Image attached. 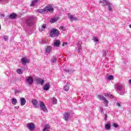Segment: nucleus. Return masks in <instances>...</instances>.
<instances>
[{
    "instance_id": "obj_30",
    "label": "nucleus",
    "mask_w": 131,
    "mask_h": 131,
    "mask_svg": "<svg viewBox=\"0 0 131 131\" xmlns=\"http://www.w3.org/2000/svg\"><path fill=\"white\" fill-rule=\"evenodd\" d=\"M112 6V4H111V3H110V5H107L109 12H112L113 11Z\"/></svg>"
},
{
    "instance_id": "obj_12",
    "label": "nucleus",
    "mask_w": 131,
    "mask_h": 131,
    "mask_svg": "<svg viewBox=\"0 0 131 131\" xmlns=\"http://www.w3.org/2000/svg\"><path fill=\"white\" fill-rule=\"evenodd\" d=\"M53 47L52 46H47L45 47V51L47 54H50L52 52Z\"/></svg>"
},
{
    "instance_id": "obj_6",
    "label": "nucleus",
    "mask_w": 131,
    "mask_h": 131,
    "mask_svg": "<svg viewBox=\"0 0 131 131\" xmlns=\"http://www.w3.org/2000/svg\"><path fill=\"white\" fill-rule=\"evenodd\" d=\"M39 107H40V109L43 112H48V108H47V107H46V105L43 102H40Z\"/></svg>"
},
{
    "instance_id": "obj_40",
    "label": "nucleus",
    "mask_w": 131,
    "mask_h": 131,
    "mask_svg": "<svg viewBox=\"0 0 131 131\" xmlns=\"http://www.w3.org/2000/svg\"><path fill=\"white\" fill-rule=\"evenodd\" d=\"M68 44V43L67 42H63L62 44V47H64L65 46H67V45Z\"/></svg>"
},
{
    "instance_id": "obj_42",
    "label": "nucleus",
    "mask_w": 131,
    "mask_h": 131,
    "mask_svg": "<svg viewBox=\"0 0 131 131\" xmlns=\"http://www.w3.org/2000/svg\"><path fill=\"white\" fill-rule=\"evenodd\" d=\"M99 110H100L101 113H102V112H103V107H100Z\"/></svg>"
},
{
    "instance_id": "obj_15",
    "label": "nucleus",
    "mask_w": 131,
    "mask_h": 131,
    "mask_svg": "<svg viewBox=\"0 0 131 131\" xmlns=\"http://www.w3.org/2000/svg\"><path fill=\"white\" fill-rule=\"evenodd\" d=\"M21 62L23 65H25L27 63H29V61L27 59V58L24 57L21 59Z\"/></svg>"
},
{
    "instance_id": "obj_20",
    "label": "nucleus",
    "mask_w": 131,
    "mask_h": 131,
    "mask_svg": "<svg viewBox=\"0 0 131 131\" xmlns=\"http://www.w3.org/2000/svg\"><path fill=\"white\" fill-rule=\"evenodd\" d=\"M17 16V14L15 13H11L9 15V19H15L16 17Z\"/></svg>"
},
{
    "instance_id": "obj_48",
    "label": "nucleus",
    "mask_w": 131,
    "mask_h": 131,
    "mask_svg": "<svg viewBox=\"0 0 131 131\" xmlns=\"http://www.w3.org/2000/svg\"><path fill=\"white\" fill-rule=\"evenodd\" d=\"M3 1H4V0H0V2H3Z\"/></svg>"
},
{
    "instance_id": "obj_44",
    "label": "nucleus",
    "mask_w": 131,
    "mask_h": 131,
    "mask_svg": "<svg viewBox=\"0 0 131 131\" xmlns=\"http://www.w3.org/2000/svg\"><path fill=\"white\" fill-rule=\"evenodd\" d=\"M1 17H5V15H4V14H1Z\"/></svg>"
},
{
    "instance_id": "obj_25",
    "label": "nucleus",
    "mask_w": 131,
    "mask_h": 131,
    "mask_svg": "<svg viewBox=\"0 0 131 131\" xmlns=\"http://www.w3.org/2000/svg\"><path fill=\"white\" fill-rule=\"evenodd\" d=\"M43 131H50V125H46L45 126L44 129H43Z\"/></svg>"
},
{
    "instance_id": "obj_33",
    "label": "nucleus",
    "mask_w": 131,
    "mask_h": 131,
    "mask_svg": "<svg viewBox=\"0 0 131 131\" xmlns=\"http://www.w3.org/2000/svg\"><path fill=\"white\" fill-rule=\"evenodd\" d=\"M17 73H18V74H22V70H21L20 69H19L17 70Z\"/></svg>"
},
{
    "instance_id": "obj_37",
    "label": "nucleus",
    "mask_w": 131,
    "mask_h": 131,
    "mask_svg": "<svg viewBox=\"0 0 131 131\" xmlns=\"http://www.w3.org/2000/svg\"><path fill=\"white\" fill-rule=\"evenodd\" d=\"M107 50H105V51H103V56H104V57H105L106 56V54H107Z\"/></svg>"
},
{
    "instance_id": "obj_22",
    "label": "nucleus",
    "mask_w": 131,
    "mask_h": 131,
    "mask_svg": "<svg viewBox=\"0 0 131 131\" xmlns=\"http://www.w3.org/2000/svg\"><path fill=\"white\" fill-rule=\"evenodd\" d=\"M47 25H46V24H43L42 26L41 27V28H39V31H43V30H45V29H46V27Z\"/></svg>"
},
{
    "instance_id": "obj_17",
    "label": "nucleus",
    "mask_w": 131,
    "mask_h": 131,
    "mask_svg": "<svg viewBox=\"0 0 131 131\" xmlns=\"http://www.w3.org/2000/svg\"><path fill=\"white\" fill-rule=\"evenodd\" d=\"M20 104L21 106H24V105L26 104V100L25 99V98L23 97L20 98Z\"/></svg>"
},
{
    "instance_id": "obj_16",
    "label": "nucleus",
    "mask_w": 131,
    "mask_h": 131,
    "mask_svg": "<svg viewBox=\"0 0 131 131\" xmlns=\"http://www.w3.org/2000/svg\"><path fill=\"white\" fill-rule=\"evenodd\" d=\"M68 17H69L70 20H71V21H73V20L74 21H75L78 19V18L77 17H74V16L72 15V14H71L70 13H69L68 14Z\"/></svg>"
},
{
    "instance_id": "obj_5",
    "label": "nucleus",
    "mask_w": 131,
    "mask_h": 131,
    "mask_svg": "<svg viewBox=\"0 0 131 131\" xmlns=\"http://www.w3.org/2000/svg\"><path fill=\"white\" fill-rule=\"evenodd\" d=\"M26 81L28 85H31L33 83V78L30 76L26 77Z\"/></svg>"
},
{
    "instance_id": "obj_45",
    "label": "nucleus",
    "mask_w": 131,
    "mask_h": 131,
    "mask_svg": "<svg viewBox=\"0 0 131 131\" xmlns=\"http://www.w3.org/2000/svg\"><path fill=\"white\" fill-rule=\"evenodd\" d=\"M15 109H19V106H15Z\"/></svg>"
},
{
    "instance_id": "obj_36",
    "label": "nucleus",
    "mask_w": 131,
    "mask_h": 131,
    "mask_svg": "<svg viewBox=\"0 0 131 131\" xmlns=\"http://www.w3.org/2000/svg\"><path fill=\"white\" fill-rule=\"evenodd\" d=\"M60 29L63 30V31H65L66 30V28L65 27L61 26L60 27Z\"/></svg>"
},
{
    "instance_id": "obj_4",
    "label": "nucleus",
    "mask_w": 131,
    "mask_h": 131,
    "mask_svg": "<svg viewBox=\"0 0 131 131\" xmlns=\"http://www.w3.org/2000/svg\"><path fill=\"white\" fill-rule=\"evenodd\" d=\"M117 88L118 90L120 91V92H122V93L121 92H120V95H121L122 96H123V95H124V91H125L124 86L123 85H122L121 84L119 83L117 84Z\"/></svg>"
},
{
    "instance_id": "obj_38",
    "label": "nucleus",
    "mask_w": 131,
    "mask_h": 131,
    "mask_svg": "<svg viewBox=\"0 0 131 131\" xmlns=\"http://www.w3.org/2000/svg\"><path fill=\"white\" fill-rule=\"evenodd\" d=\"M108 117V116H107V114H105L104 115V120L106 121L107 120V118Z\"/></svg>"
},
{
    "instance_id": "obj_10",
    "label": "nucleus",
    "mask_w": 131,
    "mask_h": 131,
    "mask_svg": "<svg viewBox=\"0 0 131 131\" xmlns=\"http://www.w3.org/2000/svg\"><path fill=\"white\" fill-rule=\"evenodd\" d=\"M36 82L38 83V84H40L41 85H43L45 83V80L43 79L40 78H37L35 79Z\"/></svg>"
},
{
    "instance_id": "obj_7",
    "label": "nucleus",
    "mask_w": 131,
    "mask_h": 131,
    "mask_svg": "<svg viewBox=\"0 0 131 131\" xmlns=\"http://www.w3.org/2000/svg\"><path fill=\"white\" fill-rule=\"evenodd\" d=\"M98 99H99V100H100L101 101H103L104 102V104L105 105V106H108V100H107V99H106V98H105V97L101 95H98Z\"/></svg>"
},
{
    "instance_id": "obj_8",
    "label": "nucleus",
    "mask_w": 131,
    "mask_h": 131,
    "mask_svg": "<svg viewBox=\"0 0 131 131\" xmlns=\"http://www.w3.org/2000/svg\"><path fill=\"white\" fill-rule=\"evenodd\" d=\"M27 127L30 130H33V129L35 128V126L34 125V124L33 123H29L27 124Z\"/></svg>"
},
{
    "instance_id": "obj_18",
    "label": "nucleus",
    "mask_w": 131,
    "mask_h": 131,
    "mask_svg": "<svg viewBox=\"0 0 131 131\" xmlns=\"http://www.w3.org/2000/svg\"><path fill=\"white\" fill-rule=\"evenodd\" d=\"M44 91H49L50 90V83H46L43 87Z\"/></svg>"
},
{
    "instance_id": "obj_26",
    "label": "nucleus",
    "mask_w": 131,
    "mask_h": 131,
    "mask_svg": "<svg viewBox=\"0 0 131 131\" xmlns=\"http://www.w3.org/2000/svg\"><path fill=\"white\" fill-rule=\"evenodd\" d=\"M111 127L110 124H106L105 125V128L106 130H109Z\"/></svg>"
},
{
    "instance_id": "obj_31",
    "label": "nucleus",
    "mask_w": 131,
    "mask_h": 131,
    "mask_svg": "<svg viewBox=\"0 0 131 131\" xmlns=\"http://www.w3.org/2000/svg\"><path fill=\"white\" fill-rule=\"evenodd\" d=\"M52 103L54 105H56V104H57V99H56V98L53 97L52 98Z\"/></svg>"
},
{
    "instance_id": "obj_1",
    "label": "nucleus",
    "mask_w": 131,
    "mask_h": 131,
    "mask_svg": "<svg viewBox=\"0 0 131 131\" xmlns=\"http://www.w3.org/2000/svg\"><path fill=\"white\" fill-rule=\"evenodd\" d=\"M37 12L41 13V14H45V13H48V12L53 13L54 12V8L52 6H46L43 9H38Z\"/></svg>"
},
{
    "instance_id": "obj_32",
    "label": "nucleus",
    "mask_w": 131,
    "mask_h": 131,
    "mask_svg": "<svg viewBox=\"0 0 131 131\" xmlns=\"http://www.w3.org/2000/svg\"><path fill=\"white\" fill-rule=\"evenodd\" d=\"M107 79L109 80H112L113 79H114V77L113 76V75H110L108 76Z\"/></svg>"
},
{
    "instance_id": "obj_24",
    "label": "nucleus",
    "mask_w": 131,
    "mask_h": 131,
    "mask_svg": "<svg viewBox=\"0 0 131 131\" xmlns=\"http://www.w3.org/2000/svg\"><path fill=\"white\" fill-rule=\"evenodd\" d=\"M64 91H66V92H68V91H69V83H67V85H66L64 86Z\"/></svg>"
},
{
    "instance_id": "obj_3",
    "label": "nucleus",
    "mask_w": 131,
    "mask_h": 131,
    "mask_svg": "<svg viewBox=\"0 0 131 131\" xmlns=\"http://www.w3.org/2000/svg\"><path fill=\"white\" fill-rule=\"evenodd\" d=\"M59 34V30L53 29L51 31L50 36L51 37H55V36H58Z\"/></svg>"
},
{
    "instance_id": "obj_41",
    "label": "nucleus",
    "mask_w": 131,
    "mask_h": 131,
    "mask_svg": "<svg viewBox=\"0 0 131 131\" xmlns=\"http://www.w3.org/2000/svg\"><path fill=\"white\" fill-rule=\"evenodd\" d=\"M114 126L116 128L118 127V125H117V124L114 123Z\"/></svg>"
},
{
    "instance_id": "obj_47",
    "label": "nucleus",
    "mask_w": 131,
    "mask_h": 131,
    "mask_svg": "<svg viewBox=\"0 0 131 131\" xmlns=\"http://www.w3.org/2000/svg\"><path fill=\"white\" fill-rule=\"evenodd\" d=\"M1 29H2V27L1 26V25H0V30Z\"/></svg>"
},
{
    "instance_id": "obj_9",
    "label": "nucleus",
    "mask_w": 131,
    "mask_h": 131,
    "mask_svg": "<svg viewBox=\"0 0 131 131\" xmlns=\"http://www.w3.org/2000/svg\"><path fill=\"white\" fill-rule=\"evenodd\" d=\"M99 4H102L103 7H107L110 4V3L106 0H100Z\"/></svg>"
},
{
    "instance_id": "obj_19",
    "label": "nucleus",
    "mask_w": 131,
    "mask_h": 131,
    "mask_svg": "<svg viewBox=\"0 0 131 131\" xmlns=\"http://www.w3.org/2000/svg\"><path fill=\"white\" fill-rule=\"evenodd\" d=\"M61 43V42L59 40H56L54 42V47H56V48H58L60 47V44Z\"/></svg>"
},
{
    "instance_id": "obj_27",
    "label": "nucleus",
    "mask_w": 131,
    "mask_h": 131,
    "mask_svg": "<svg viewBox=\"0 0 131 131\" xmlns=\"http://www.w3.org/2000/svg\"><path fill=\"white\" fill-rule=\"evenodd\" d=\"M11 103L12 105H16L17 104V99L16 98H12Z\"/></svg>"
},
{
    "instance_id": "obj_43",
    "label": "nucleus",
    "mask_w": 131,
    "mask_h": 131,
    "mask_svg": "<svg viewBox=\"0 0 131 131\" xmlns=\"http://www.w3.org/2000/svg\"><path fill=\"white\" fill-rule=\"evenodd\" d=\"M64 71H66V72H69V73H70V71L69 70H67L66 69L64 70Z\"/></svg>"
},
{
    "instance_id": "obj_35",
    "label": "nucleus",
    "mask_w": 131,
    "mask_h": 131,
    "mask_svg": "<svg viewBox=\"0 0 131 131\" xmlns=\"http://www.w3.org/2000/svg\"><path fill=\"white\" fill-rule=\"evenodd\" d=\"M93 40L94 41H99V39H98V37H97L96 36L93 37Z\"/></svg>"
},
{
    "instance_id": "obj_46",
    "label": "nucleus",
    "mask_w": 131,
    "mask_h": 131,
    "mask_svg": "<svg viewBox=\"0 0 131 131\" xmlns=\"http://www.w3.org/2000/svg\"><path fill=\"white\" fill-rule=\"evenodd\" d=\"M129 27L131 29V24L129 25Z\"/></svg>"
},
{
    "instance_id": "obj_13",
    "label": "nucleus",
    "mask_w": 131,
    "mask_h": 131,
    "mask_svg": "<svg viewBox=\"0 0 131 131\" xmlns=\"http://www.w3.org/2000/svg\"><path fill=\"white\" fill-rule=\"evenodd\" d=\"M70 115V113L69 112H65L63 114V119L66 121H67L69 119V116Z\"/></svg>"
},
{
    "instance_id": "obj_14",
    "label": "nucleus",
    "mask_w": 131,
    "mask_h": 131,
    "mask_svg": "<svg viewBox=\"0 0 131 131\" xmlns=\"http://www.w3.org/2000/svg\"><path fill=\"white\" fill-rule=\"evenodd\" d=\"M81 45H82V42L81 41H78L77 43L78 47V53H80V50H81Z\"/></svg>"
},
{
    "instance_id": "obj_21",
    "label": "nucleus",
    "mask_w": 131,
    "mask_h": 131,
    "mask_svg": "<svg viewBox=\"0 0 131 131\" xmlns=\"http://www.w3.org/2000/svg\"><path fill=\"white\" fill-rule=\"evenodd\" d=\"M37 3H38V0H32L31 4V7H34Z\"/></svg>"
},
{
    "instance_id": "obj_2",
    "label": "nucleus",
    "mask_w": 131,
    "mask_h": 131,
    "mask_svg": "<svg viewBox=\"0 0 131 131\" xmlns=\"http://www.w3.org/2000/svg\"><path fill=\"white\" fill-rule=\"evenodd\" d=\"M34 17L33 16H29L28 19L26 20V23L28 26H32L33 25L34 21Z\"/></svg>"
},
{
    "instance_id": "obj_11",
    "label": "nucleus",
    "mask_w": 131,
    "mask_h": 131,
    "mask_svg": "<svg viewBox=\"0 0 131 131\" xmlns=\"http://www.w3.org/2000/svg\"><path fill=\"white\" fill-rule=\"evenodd\" d=\"M31 102L35 108H39V104H38V101H37V100L33 99Z\"/></svg>"
},
{
    "instance_id": "obj_23",
    "label": "nucleus",
    "mask_w": 131,
    "mask_h": 131,
    "mask_svg": "<svg viewBox=\"0 0 131 131\" xmlns=\"http://www.w3.org/2000/svg\"><path fill=\"white\" fill-rule=\"evenodd\" d=\"M58 17H54L53 18H51L50 20V23H55V22H57L58 21Z\"/></svg>"
},
{
    "instance_id": "obj_39",
    "label": "nucleus",
    "mask_w": 131,
    "mask_h": 131,
    "mask_svg": "<svg viewBox=\"0 0 131 131\" xmlns=\"http://www.w3.org/2000/svg\"><path fill=\"white\" fill-rule=\"evenodd\" d=\"M117 106H118V107H121V104L119 102L117 103Z\"/></svg>"
},
{
    "instance_id": "obj_29",
    "label": "nucleus",
    "mask_w": 131,
    "mask_h": 131,
    "mask_svg": "<svg viewBox=\"0 0 131 131\" xmlns=\"http://www.w3.org/2000/svg\"><path fill=\"white\" fill-rule=\"evenodd\" d=\"M104 96L105 97H108V98H110L111 99H112V98H113V95L109 93H105Z\"/></svg>"
},
{
    "instance_id": "obj_28",
    "label": "nucleus",
    "mask_w": 131,
    "mask_h": 131,
    "mask_svg": "<svg viewBox=\"0 0 131 131\" xmlns=\"http://www.w3.org/2000/svg\"><path fill=\"white\" fill-rule=\"evenodd\" d=\"M58 61V59L56 57H53L51 59L52 63H56Z\"/></svg>"
},
{
    "instance_id": "obj_34",
    "label": "nucleus",
    "mask_w": 131,
    "mask_h": 131,
    "mask_svg": "<svg viewBox=\"0 0 131 131\" xmlns=\"http://www.w3.org/2000/svg\"><path fill=\"white\" fill-rule=\"evenodd\" d=\"M3 39H4V40H8V39H9V37L7 35H4L3 36Z\"/></svg>"
}]
</instances>
